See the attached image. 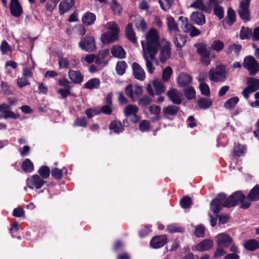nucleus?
I'll return each mask as SVG.
<instances>
[{"mask_svg":"<svg viewBox=\"0 0 259 259\" xmlns=\"http://www.w3.org/2000/svg\"><path fill=\"white\" fill-rule=\"evenodd\" d=\"M105 28H106L108 31L116 33V34H118L119 29L117 26L116 23L114 21H111L107 23L106 24L104 25Z\"/></svg>","mask_w":259,"mask_h":259,"instance_id":"obj_45","label":"nucleus"},{"mask_svg":"<svg viewBox=\"0 0 259 259\" xmlns=\"http://www.w3.org/2000/svg\"><path fill=\"white\" fill-rule=\"evenodd\" d=\"M45 182L39 176L35 175L27 179V185L30 189H39L43 186Z\"/></svg>","mask_w":259,"mask_h":259,"instance_id":"obj_10","label":"nucleus"},{"mask_svg":"<svg viewBox=\"0 0 259 259\" xmlns=\"http://www.w3.org/2000/svg\"><path fill=\"white\" fill-rule=\"evenodd\" d=\"M227 23L230 25L233 24L235 20V11L231 8H229L227 11V17L226 18Z\"/></svg>","mask_w":259,"mask_h":259,"instance_id":"obj_47","label":"nucleus"},{"mask_svg":"<svg viewBox=\"0 0 259 259\" xmlns=\"http://www.w3.org/2000/svg\"><path fill=\"white\" fill-rule=\"evenodd\" d=\"M125 92L126 95L134 101L142 95L143 90L139 85L130 84L126 87Z\"/></svg>","mask_w":259,"mask_h":259,"instance_id":"obj_7","label":"nucleus"},{"mask_svg":"<svg viewBox=\"0 0 259 259\" xmlns=\"http://www.w3.org/2000/svg\"><path fill=\"white\" fill-rule=\"evenodd\" d=\"M224 46L223 41L219 39L214 40L212 41L211 44L210 49L214 51L219 52L223 50Z\"/></svg>","mask_w":259,"mask_h":259,"instance_id":"obj_38","label":"nucleus"},{"mask_svg":"<svg viewBox=\"0 0 259 259\" xmlns=\"http://www.w3.org/2000/svg\"><path fill=\"white\" fill-rule=\"evenodd\" d=\"M243 246L245 249L250 251H253L259 248V242L255 239H250L246 241Z\"/></svg>","mask_w":259,"mask_h":259,"instance_id":"obj_31","label":"nucleus"},{"mask_svg":"<svg viewBox=\"0 0 259 259\" xmlns=\"http://www.w3.org/2000/svg\"><path fill=\"white\" fill-rule=\"evenodd\" d=\"M159 3L162 9L166 11L170 9L173 4V0H159Z\"/></svg>","mask_w":259,"mask_h":259,"instance_id":"obj_51","label":"nucleus"},{"mask_svg":"<svg viewBox=\"0 0 259 259\" xmlns=\"http://www.w3.org/2000/svg\"><path fill=\"white\" fill-rule=\"evenodd\" d=\"M167 25L170 32H177L179 31L177 24L172 17H169L167 18Z\"/></svg>","mask_w":259,"mask_h":259,"instance_id":"obj_40","label":"nucleus"},{"mask_svg":"<svg viewBox=\"0 0 259 259\" xmlns=\"http://www.w3.org/2000/svg\"><path fill=\"white\" fill-rule=\"evenodd\" d=\"M214 13L220 19H222L224 17V10L222 7L218 4L214 5Z\"/></svg>","mask_w":259,"mask_h":259,"instance_id":"obj_54","label":"nucleus"},{"mask_svg":"<svg viewBox=\"0 0 259 259\" xmlns=\"http://www.w3.org/2000/svg\"><path fill=\"white\" fill-rule=\"evenodd\" d=\"M243 66L248 71L251 75H254L259 71V63L251 56H247L244 58Z\"/></svg>","mask_w":259,"mask_h":259,"instance_id":"obj_5","label":"nucleus"},{"mask_svg":"<svg viewBox=\"0 0 259 259\" xmlns=\"http://www.w3.org/2000/svg\"><path fill=\"white\" fill-rule=\"evenodd\" d=\"M192 78L188 74L181 73L178 78V83L180 87L186 86L191 82Z\"/></svg>","mask_w":259,"mask_h":259,"instance_id":"obj_27","label":"nucleus"},{"mask_svg":"<svg viewBox=\"0 0 259 259\" xmlns=\"http://www.w3.org/2000/svg\"><path fill=\"white\" fill-rule=\"evenodd\" d=\"M251 35V31L248 28L242 27L240 32V38L242 39H248Z\"/></svg>","mask_w":259,"mask_h":259,"instance_id":"obj_52","label":"nucleus"},{"mask_svg":"<svg viewBox=\"0 0 259 259\" xmlns=\"http://www.w3.org/2000/svg\"><path fill=\"white\" fill-rule=\"evenodd\" d=\"M170 45L168 42H165L164 45L162 47L160 53V61L164 63L170 56Z\"/></svg>","mask_w":259,"mask_h":259,"instance_id":"obj_21","label":"nucleus"},{"mask_svg":"<svg viewBox=\"0 0 259 259\" xmlns=\"http://www.w3.org/2000/svg\"><path fill=\"white\" fill-rule=\"evenodd\" d=\"M180 204L183 208H189L192 204L191 199L188 196H185L180 200Z\"/></svg>","mask_w":259,"mask_h":259,"instance_id":"obj_56","label":"nucleus"},{"mask_svg":"<svg viewBox=\"0 0 259 259\" xmlns=\"http://www.w3.org/2000/svg\"><path fill=\"white\" fill-rule=\"evenodd\" d=\"M17 84L18 86L21 88L30 84L29 81L28 80V78L22 76L21 77H18L17 80Z\"/></svg>","mask_w":259,"mask_h":259,"instance_id":"obj_59","label":"nucleus"},{"mask_svg":"<svg viewBox=\"0 0 259 259\" xmlns=\"http://www.w3.org/2000/svg\"><path fill=\"white\" fill-rule=\"evenodd\" d=\"M186 41V37L180 34L176 35L174 39L175 45L180 48L183 47L185 45Z\"/></svg>","mask_w":259,"mask_h":259,"instance_id":"obj_39","label":"nucleus"},{"mask_svg":"<svg viewBox=\"0 0 259 259\" xmlns=\"http://www.w3.org/2000/svg\"><path fill=\"white\" fill-rule=\"evenodd\" d=\"M246 150V147L245 145H241L238 144L234 149V151L236 154L239 156L243 155Z\"/></svg>","mask_w":259,"mask_h":259,"instance_id":"obj_63","label":"nucleus"},{"mask_svg":"<svg viewBox=\"0 0 259 259\" xmlns=\"http://www.w3.org/2000/svg\"><path fill=\"white\" fill-rule=\"evenodd\" d=\"M180 110V108L177 106L170 105L164 107L163 108V114L167 116L176 115Z\"/></svg>","mask_w":259,"mask_h":259,"instance_id":"obj_28","label":"nucleus"},{"mask_svg":"<svg viewBox=\"0 0 259 259\" xmlns=\"http://www.w3.org/2000/svg\"><path fill=\"white\" fill-rule=\"evenodd\" d=\"M145 37L146 42H141L143 52H157L160 46L158 31L152 28L147 32Z\"/></svg>","mask_w":259,"mask_h":259,"instance_id":"obj_1","label":"nucleus"},{"mask_svg":"<svg viewBox=\"0 0 259 259\" xmlns=\"http://www.w3.org/2000/svg\"><path fill=\"white\" fill-rule=\"evenodd\" d=\"M136 26L138 29L144 31L147 28V24L143 19H139L136 22Z\"/></svg>","mask_w":259,"mask_h":259,"instance_id":"obj_62","label":"nucleus"},{"mask_svg":"<svg viewBox=\"0 0 259 259\" xmlns=\"http://www.w3.org/2000/svg\"><path fill=\"white\" fill-rule=\"evenodd\" d=\"M232 242L233 238L226 233H220L216 236L217 245L228 247Z\"/></svg>","mask_w":259,"mask_h":259,"instance_id":"obj_11","label":"nucleus"},{"mask_svg":"<svg viewBox=\"0 0 259 259\" xmlns=\"http://www.w3.org/2000/svg\"><path fill=\"white\" fill-rule=\"evenodd\" d=\"M197 52L198 54L201 57L202 63L208 66L210 63L209 56L210 54V49L207 47L206 44L200 43L196 45Z\"/></svg>","mask_w":259,"mask_h":259,"instance_id":"obj_6","label":"nucleus"},{"mask_svg":"<svg viewBox=\"0 0 259 259\" xmlns=\"http://www.w3.org/2000/svg\"><path fill=\"white\" fill-rule=\"evenodd\" d=\"M242 49L241 45L234 44L230 45L226 51L227 55L232 59L238 57Z\"/></svg>","mask_w":259,"mask_h":259,"instance_id":"obj_15","label":"nucleus"},{"mask_svg":"<svg viewBox=\"0 0 259 259\" xmlns=\"http://www.w3.org/2000/svg\"><path fill=\"white\" fill-rule=\"evenodd\" d=\"M191 8L199 9L201 10H204L206 9V6L203 3V0H196L190 6Z\"/></svg>","mask_w":259,"mask_h":259,"instance_id":"obj_58","label":"nucleus"},{"mask_svg":"<svg viewBox=\"0 0 259 259\" xmlns=\"http://www.w3.org/2000/svg\"><path fill=\"white\" fill-rule=\"evenodd\" d=\"M157 52H143L142 55L146 62L147 70L150 74H153L155 69V65H158L159 62L155 56Z\"/></svg>","mask_w":259,"mask_h":259,"instance_id":"obj_3","label":"nucleus"},{"mask_svg":"<svg viewBox=\"0 0 259 259\" xmlns=\"http://www.w3.org/2000/svg\"><path fill=\"white\" fill-rule=\"evenodd\" d=\"M235 202H230L229 200H226L223 204L219 202L218 201H215V199H213L211 202L210 207L211 210L214 213H218L222 207H231L234 206Z\"/></svg>","mask_w":259,"mask_h":259,"instance_id":"obj_13","label":"nucleus"},{"mask_svg":"<svg viewBox=\"0 0 259 259\" xmlns=\"http://www.w3.org/2000/svg\"><path fill=\"white\" fill-rule=\"evenodd\" d=\"M10 8L11 14L15 17H19L22 13V8L18 0H11Z\"/></svg>","mask_w":259,"mask_h":259,"instance_id":"obj_19","label":"nucleus"},{"mask_svg":"<svg viewBox=\"0 0 259 259\" xmlns=\"http://www.w3.org/2000/svg\"><path fill=\"white\" fill-rule=\"evenodd\" d=\"M184 92L187 99L191 100L195 98V91L193 87L187 86L185 88Z\"/></svg>","mask_w":259,"mask_h":259,"instance_id":"obj_46","label":"nucleus"},{"mask_svg":"<svg viewBox=\"0 0 259 259\" xmlns=\"http://www.w3.org/2000/svg\"><path fill=\"white\" fill-rule=\"evenodd\" d=\"M212 102L209 98H202L198 101V106L201 109H205L212 105Z\"/></svg>","mask_w":259,"mask_h":259,"instance_id":"obj_43","label":"nucleus"},{"mask_svg":"<svg viewBox=\"0 0 259 259\" xmlns=\"http://www.w3.org/2000/svg\"><path fill=\"white\" fill-rule=\"evenodd\" d=\"M96 17L95 15L91 12L85 13L82 17V23L86 25H91L95 21Z\"/></svg>","mask_w":259,"mask_h":259,"instance_id":"obj_30","label":"nucleus"},{"mask_svg":"<svg viewBox=\"0 0 259 259\" xmlns=\"http://www.w3.org/2000/svg\"><path fill=\"white\" fill-rule=\"evenodd\" d=\"M67 170L65 168L59 169L58 168H54L52 169V176L57 180H60L63 177L64 173H66Z\"/></svg>","mask_w":259,"mask_h":259,"instance_id":"obj_42","label":"nucleus"},{"mask_svg":"<svg viewBox=\"0 0 259 259\" xmlns=\"http://www.w3.org/2000/svg\"><path fill=\"white\" fill-rule=\"evenodd\" d=\"M0 112L5 118L18 119L19 117V115L12 112L11 110V107L6 104L0 105Z\"/></svg>","mask_w":259,"mask_h":259,"instance_id":"obj_14","label":"nucleus"},{"mask_svg":"<svg viewBox=\"0 0 259 259\" xmlns=\"http://www.w3.org/2000/svg\"><path fill=\"white\" fill-rule=\"evenodd\" d=\"M247 86L253 89V91H256L259 89V79L249 77L246 82Z\"/></svg>","mask_w":259,"mask_h":259,"instance_id":"obj_44","label":"nucleus"},{"mask_svg":"<svg viewBox=\"0 0 259 259\" xmlns=\"http://www.w3.org/2000/svg\"><path fill=\"white\" fill-rule=\"evenodd\" d=\"M191 20L195 24L203 25L205 23V18L201 12H195L191 15Z\"/></svg>","mask_w":259,"mask_h":259,"instance_id":"obj_23","label":"nucleus"},{"mask_svg":"<svg viewBox=\"0 0 259 259\" xmlns=\"http://www.w3.org/2000/svg\"><path fill=\"white\" fill-rule=\"evenodd\" d=\"M111 53L113 57L119 59H123L125 57V51L119 45L113 46L111 49Z\"/></svg>","mask_w":259,"mask_h":259,"instance_id":"obj_25","label":"nucleus"},{"mask_svg":"<svg viewBox=\"0 0 259 259\" xmlns=\"http://www.w3.org/2000/svg\"><path fill=\"white\" fill-rule=\"evenodd\" d=\"M224 247L217 245V250L213 254V257L219 258L227 253Z\"/></svg>","mask_w":259,"mask_h":259,"instance_id":"obj_55","label":"nucleus"},{"mask_svg":"<svg viewBox=\"0 0 259 259\" xmlns=\"http://www.w3.org/2000/svg\"><path fill=\"white\" fill-rule=\"evenodd\" d=\"M38 173L41 177L45 179H48L50 174V170L49 167L47 166H42L38 170Z\"/></svg>","mask_w":259,"mask_h":259,"instance_id":"obj_50","label":"nucleus"},{"mask_svg":"<svg viewBox=\"0 0 259 259\" xmlns=\"http://www.w3.org/2000/svg\"><path fill=\"white\" fill-rule=\"evenodd\" d=\"M245 198V196L241 193V191H237L234 193L232 195H230L227 200H229L230 202L234 201V206L236 205L238 203H240Z\"/></svg>","mask_w":259,"mask_h":259,"instance_id":"obj_29","label":"nucleus"},{"mask_svg":"<svg viewBox=\"0 0 259 259\" xmlns=\"http://www.w3.org/2000/svg\"><path fill=\"white\" fill-rule=\"evenodd\" d=\"M250 0H243L241 2L238 13L240 17L244 21L249 20V6Z\"/></svg>","mask_w":259,"mask_h":259,"instance_id":"obj_8","label":"nucleus"},{"mask_svg":"<svg viewBox=\"0 0 259 259\" xmlns=\"http://www.w3.org/2000/svg\"><path fill=\"white\" fill-rule=\"evenodd\" d=\"M213 245V242L210 239H205L195 246V249L199 251H203L209 250Z\"/></svg>","mask_w":259,"mask_h":259,"instance_id":"obj_22","label":"nucleus"},{"mask_svg":"<svg viewBox=\"0 0 259 259\" xmlns=\"http://www.w3.org/2000/svg\"><path fill=\"white\" fill-rule=\"evenodd\" d=\"M138 111V107L132 104L127 105L123 110L124 114L126 116H133L132 121L135 123L138 122L140 120L139 116L137 115Z\"/></svg>","mask_w":259,"mask_h":259,"instance_id":"obj_12","label":"nucleus"},{"mask_svg":"<svg viewBox=\"0 0 259 259\" xmlns=\"http://www.w3.org/2000/svg\"><path fill=\"white\" fill-rule=\"evenodd\" d=\"M247 199L250 201L259 200V186L256 185L250 191L247 195Z\"/></svg>","mask_w":259,"mask_h":259,"instance_id":"obj_34","label":"nucleus"},{"mask_svg":"<svg viewBox=\"0 0 259 259\" xmlns=\"http://www.w3.org/2000/svg\"><path fill=\"white\" fill-rule=\"evenodd\" d=\"M125 34L128 39L130 40L132 42H136L137 40L135 36V33L133 30V25L132 24L130 23L127 25L125 30Z\"/></svg>","mask_w":259,"mask_h":259,"instance_id":"obj_35","label":"nucleus"},{"mask_svg":"<svg viewBox=\"0 0 259 259\" xmlns=\"http://www.w3.org/2000/svg\"><path fill=\"white\" fill-rule=\"evenodd\" d=\"M111 8L114 13L116 14L119 15L122 11V7L118 4L115 0H113V2L111 5Z\"/></svg>","mask_w":259,"mask_h":259,"instance_id":"obj_57","label":"nucleus"},{"mask_svg":"<svg viewBox=\"0 0 259 259\" xmlns=\"http://www.w3.org/2000/svg\"><path fill=\"white\" fill-rule=\"evenodd\" d=\"M78 45L81 50L87 52H93L97 49L95 38L92 36L81 38Z\"/></svg>","mask_w":259,"mask_h":259,"instance_id":"obj_4","label":"nucleus"},{"mask_svg":"<svg viewBox=\"0 0 259 259\" xmlns=\"http://www.w3.org/2000/svg\"><path fill=\"white\" fill-rule=\"evenodd\" d=\"M172 70L171 67H167L163 71L162 79L164 81L168 80L172 74Z\"/></svg>","mask_w":259,"mask_h":259,"instance_id":"obj_60","label":"nucleus"},{"mask_svg":"<svg viewBox=\"0 0 259 259\" xmlns=\"http://www.w3.org/2000/svg\"><path fill=\"white\" fill-rule=\"evenodd\" d=\"M152 85L154 90H153L151 84H149L147 88V92L150 95L152 96L158 95L164 92V86L161 81L154 80L153 81Z\"/></svg>","mask_w":259,"mask_h":259,"instance_id":"obj_9","label":"nucleus"},{"mask_svg":"<svg viewBox=\"0 0 259 259\" xmlns=\"http://www.w3.org/2000/svg\"><path fill=\"white\" fill-rule=\"evenodd\" d=\"M109 128L112 130L114 133H119L123 130V127L121 123L119 121H113L111 122Z\"/></svg>","mask_w":259,"mask_h":259,"instance_id":"obj_41","label":"nucleus"},{"mask_svg":"<svg viewBox=\"0 0 259 259\" xmlns=\"http://www.w3.org/2000/svg\"><path fill=\"white\" fill-rule=\"evenodd\" d=\"M171 101L175 104H180L182 100V94L177 90L172 89L167 93Z\"/></svg>","mask_w":259,"mask_h":259,"instance_id":"obj_16","label":"nucleus"},{"mask_svg":"<svg viewBox=\"0 0 259 259\" xmlns=\"http://www.w3.org/2000/svg\"><path fill=\"white\" fill-rule=\"evenodd\" d=\"M210 80L214 82H224L227 78L225 66L219 65L215 68L211 69L208 73Z\"/></svg>","mask_w":259,"mask_h":259,"instance_id":"obj_2","label":"nucleus"},{"mask_svg":"<svg viewBox=\"0 0 259 259\" xmlns=\"http://www.w3.org/2000/svg\"><path fill=\"white\" fill-rule=\"evenodd\" d=\"M239 101V98L237 97H233L227 100L225 104L224 107L226 109H231L234 107Z\"/></svg>","mask_w":259,"mask_h":259,"instance_id":"obj_48","label":"nucleus"},{"mask_svg":"<svg viewBox=\"0 0 259 259\" xmlns=\"http://www.w3.org/2000/svg\"><path fill=\"white\" fill-rule=\"evenodd\" d=\"M126 68V64L124 61L118 62L116 66L117 73L120 75H123L125 72Z\"/></svg>","mask_w":259,"mask_h":259,"instance_id":"obj_49","label":"nucleus"},{"mask_svg":"<svg viewBox=\"0 0 259 259\" xmlns=\"http://www.w3.org/2000/svg\"><path fill=\"white\" fill-rule=\"evenodd\" d=\"M100 84V79L97 78H94L89 80L85 83H84V87L85 89L93 90L99 88Z\"/></svg>","mask_w":259,"mask_h":259,"instance_id":"obj_33","label":"nucleus"},{"mask_svg":"<svg viewBox=\"0 0 259 259\" xmlns=\"http://www.w3.org/2000/svg\"><path fill=\"white\" fill-rule=\"evenodd\" d=\"M134 77L138 80H144L146 77L145 72L141 66L137 63L134 62L132 65Z\"/></svg>","mask_w":259,"mask_h":259,"instance_id":"obj_17","label":"nucleus"},{"mask_svg":"<svg viewBox=\"0 0 259 259\" xmlns=\"http://www.w3.org/2000/svg\"><path fill=\"white\" fill-rule=\"evenodd\" d=\"M179 21L181 22V27L183 31L187 33L189 32L190 29H192L193 26L189 22L188 19L186 17L181 16L179 18Z\"/></svg>","mask_w":259,"mask_h":259,"instance_id":"obj_36","label":"nucleus"},{"mask_svg":"<svg viewBox=\"0 0 259 259\" xmlns=\"http://www.w3.org/2000/svg\"><path fill=\"white\" fill-rule=\"evenodd\" d=\"M199 88L202 95L207 97L210 95L209 87L206 83L203 82L200 83Z\"/></svg>","mask_w":259,"mask_h":259,"instance_id":"obj_53","label":"nucleus"},{"mask_svg":"<svg viewBox=\"0 0 259 259\" xmlns=\"http://www.w3.org/2000/svg\"><path fill=\"white\" fill-rule=\"evenodd\" d=\"M68 76L71 81L75 83H79L83 80V75L79 71L70 70L68 71Z\"/></svg>","mask_w":259,"mask_h":259,"instance_id":"obj_26","label":"nucleus"},{"mask_svg":"<svg viewBox=\"0 0 259 259\" xmlns=\"http://www.w3.org/2000/svg\"><path fill=\"white\" fill-rule=\"evenodd\" d=\"M1 90L5 94L10 95L12 93V91L11 90L10 87L7 82L4 81L1 82Z\"/></svg>","mask_w":259,"mask_h":259,"instance_id":"obj_64","label":"nucleus"},{"mask_svg":"<svg viewBox=\"0 0 259 259\" xmlns=\"http://www.w3.org/2000/svg\"><path fill=\"white\" fill-rule=\"evenodd\" d=\"M75 4L74 0H64L62 1L59 6L60 13L61 14H64L69 11Z\"/></svg>","mask_w":259,"mask_h":259,"instance_id":"obj_24","label":"nucleus"},{"mask_svg":"<svg viewBox=\"0 0 259 259\" xmlns=\"http://www.w3.org/2000/svg\"><path fill=\"white\" fill-rule=\"evenodd\" d=\"M118 39V34L107 31L101 35V40L104 44H109L113 42Z\"/></svg>","mask_w":259,"mask_h":259,"instance_id":"obj_20","label":"nucleus"},{"mask_svg":"<svg viewBox=\"0 0 259 259\" xmlns=\"http://www.w3.org/2000/svg\"><path fill=\"white\" fill-rule=\"evenodd\" d=\"M204 227L201 225H198L195 228V235L197 237H203L204 236Z\"/></svg>","mask_w":259,"mask_h":259,"instance_id":"obj_61","label":"nucleus"},{"mask_svg":"<svg viewBox=\"0 0 259 259\" xmlns=\"http://www.w3.org/2000/svg\"><path fill=\"white\" fill-rule=\"evenodd\" d=\"M109 54V50L105 49L99 52L98 55L96 56L95 63L97 64H101L104 63V65L107 64V62H104V59Z\"/></svg>","mask_w":259,"mask_h":259,"instance_id":"obj_32","label":"nucleus"},{"mask_svg":"<svg viewBox=\"0 0 259 259\" xmlns=\"http://www.w3.org/2000/svg\"><path fill=\"white\" fill-rule=\"evenodd\" d=\"M22 168L25 172H31L33 170L34 165L31 160L27 158L22 162Z\"/></svg>","mask_w":259,"mask_h":259,"instance_id":"obj_37","label":"nucleus"},{"mask_svg":"<svg viewBox=\"0 0 259 259\" xmlns=\"http://www.w3.org/2000/svg\"><path fill=\"white\" fill-rule=\"evenodd\" d=\"M166 236L162 235L154 237L151 240L150 244L154 248H158L162 247L166 242Z\"/></svg>","mask_w":259,"mask_h":259,"instance_id":"obj_18","label":"nucleus"}]
</instances>
